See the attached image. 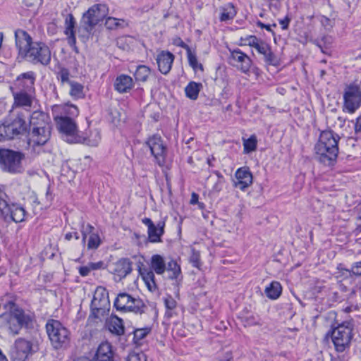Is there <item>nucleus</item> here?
<instances>
[{
	"instance_id": "nucleus-1",
	"label": "nucleus",
	"mask_w": 361,
	"mask_h": 361,
	"mask_svg": "<svg viewBox=\"0 0 361 361\" xmlns=\"http://www.w3.org/2000/svg\"><path fill=\"white\" fill-rule=\"evenodd\" d=\"M16 47L18 54L25 60L33 63L47 66L51 62V54L49 47L40 41H32L31 36L25 30L15 31Z\"/></svg>"
},
{
	"instance_id": "nucleus-2",
	"label": "nucleus",
	"mask_w": 361,
	"mask_h": 361,
	"mask_svg": "<svg viewBox=\"0 0 361 361\" xmlns=\"http://www.w3.org/2000/svg\"><path fill=\"white\" fill-rule=\"evenodd\" d=\"M340 137L331 130L321 133L314 147L317 159L326 166H330L336 161L338 153V142Z\"/></svg>"
},
{
	"instance_id": "nucleus-3",
	"label": "nucleus",
	"mask_w": 361,
	"mask_h": 361,
	"mask_svg": "<svg viewBox=\"0 0 361 361\" xmlns=\"http://www.w3.org/2000/svg\"><path fill=\"white\" fill-rule=\"evenodd\" d=\"M5 307L8 312L3 314L1 316V319L5 322V326L11 334L14 335L18 334L23 326H28L31 323V317L25 314L13 302H8Z\"/></svg>"
},
{
	"instance_id": "nucleus-4",
	"label": "nucleus",
	"mask_w": 361,
	"mask_h": 361,
	"mask_svg": "<svg viewBox=\"0 0 361 361\" xmlns=\"http://www.w3.org/2000/svg\"><path fill=\"white\" fill-rule=\"evenodd\" d=\"M149 266V268L139 267L138 271L147 289L154 292L158 289L154 274L162 275L166 270V263L164 257L156 254L151 257Z\"/></svg>"
},
{
	"instance_id": "nucleus-5",
	"label": "nucleus",
	"mask_w": 361,
	"mask_h": 361,
	"mask_svg": "<svg viewBox=\"0 0 361 361\" xmlns=\"http://www.w3.org/2000/svg\"><path fill=\"white\" fill-rule=\"evenodd\" d=\"M46 331L54 348H62L69 343L71 333L59 321L49 319L46 324Z\"/></svg>"
},
{
	"instance_id": "nucleus-6",
	"label": "nucleus",
	"mask_w": 361,
	"mask_h": 361,
	"mask_svg": "<svg viewBox=\"0 0 361 361\" xmlns=\"http://www.w3.org/2000/svg\"><path fill=\"white\" fill-rule=\"evenodd\" d=\"M57 128L62 133L63 139L68 143H79L83 140L80 135L77 125L73 118L68 116L54 115Z\"/></svg>"
},
{
	"instance_id": "nucleus-7",
	"label": "nucleus",
	"mask_w": 361,
	"mask_h": 361,
	"mask_svg": "<svg viewBox=\"0 0 361 361\" xmlns=\"http://www.w3.org/2000/svg\"><path fill=\"white\" fill-rule=\"evenodd\" d=\"M342 109L343 112L353 114L361 106V87L354 82L345 86Z\"/></svg>"
},
{
	"instance_id": "nucleus-8",
	"label": "nucleus",
	"mask_w": 361,
	"mask_h": 361,
	"mask_svg": "<svg viewBox=\"0 0 361 361\" xmlns=\"http://www.w3.org/2000/svg\"><path fill=\"white\" fill-rule=\"evenodd\" d=\"M353 338V326L342 323L331 331V340L337 352L343 353L348 349Z\"/></svg>"
},
{
	"instance_id": "nucleus-9",
	"label": "nucleus",
	"mask_w": 361,
	"mask_h": 361,
	"mask_svg": "<svg viewBox=\"0 0 361 361\" xmlns=\"http://www.w3.org/2000/svg\"><path fill=\"white\" fill-rule=\"evenodd\" d=\"M23 154L10 149L0 150V167L6 172L18 173L23 171L21 161Z\"/></svg>"
},
{
	"instance_id": "nucleus-10",
	"label": "nucleus",
	"mask_w": 361,
	"mask_h": 361,
	"mask_svg": "<svg viewBox=\"0 0 361 361\" xmlns=\"http://www.w3.org/2000/svg\"><path fill=\"white\" fill-rule=\"evenodd\" d=\"M110 310V301L107 290L99 286L96 288L91 302L92 315L100 318L106 315Z\"/></svg>"
},
{
	"instance_id": "nucleus-11",
	"label": "nucleus",
	"mask_w": 361,
	"mask_h": 361,
	"mask_svg": "<svg viewBox=\"0 0 361 361\" xmlns=\"http://www.w3.org/2000/svg\"><path fill=\"white\" fill-rule=\"evenodd\" d=\"M108 13L105 4H94L82 16V23L85 30L90 32L94 27L102 21Z\"/></svg>"
},
{
	"instance_id": "nucleus-12",
	"label": "nucleus",
	"mask_w": 361,
	"mask_h": 361,
	"mask_svg": "<svg viewBox=\"0 0 361 361\" xmlns=\"http://www.w3.org/2000/svg\"><path fill=\"white\" fill-rule=\"evenodd\" d=\"M38 350L37 343L33 340L18 338L16 341L14 348L12 350V358L13 361H25L29 356L37 352Z\"/></svg>"
},
{
	"instance_id": "nucleus-13",
	"label": "nucleus",
	"mask_w": 361,
	"mask_h": 361,
	"mask_svg": "<svg viewBox=\"0 0 361 361\" xmlns=\"http://www.w3.org/2000/svg\"><path fill=\"white\" fill-rule=\"evenodd\" d=\"M114 306L118 310L125 312L141 313L143 311L144 303L140 298L122 293L118 294L116 298Z\"/></svg>"
},
{
	"instance_id": "nucleus-14",
	"label": "nucleus",
	"mask_w": 361,
	"mask_h": 361,
	"mask_svg": "<svg viewBox=\"0 0 361 361\" xmlns=\"http://www.w3.org/2000/svg\"><path fill=\"white\" fill-rule=\"evenodd\" d=\"M6 195L0 190V214L7 220L11 219L13 221L22 222L25 216V209L16 204H9L4 199Z\"/></svg>"
},
{
	"instance_id": "nucleus-15",
	"label": "nucleus",
	"mask_w": 361,
	"mask_h": 361,
	"mask_svg": "<svg viewBox=\"0 0 361 361\" xmlns=\"http://www.w3.org/2000/svg\"><path fill=\"white\" fill-rule=\"evenodd\" d=\"M231 58L239 63L238 69L245 74H249L252 71L256 75L259 74V68L252 67V61L250 57L240 49H236L231 51Z\"/></svg>"
},
{
	"instance_id": "nucleus-16",
	"label": "nucleus",
	"mask_w": 361,
	"mask_h": 361,
	"mask_svg": "<svg viewBox=\"0 0 361 361\" xmlns=\"http://www.w3.org/2000/svg\"><path fill=\"white\" fill-rule=\"evenodd\" d=\"M147 145L157 164L161 166H164L165 164L166 147L161 137L157 135L150 137L147 142Z\"/></svg>"
},
{
	"instance_id": "nucleus-17",
	"label": "nucleus",
	"mask_w": 361,
	"mask_h": 361,
	"mask_svg": "<svg viewBox=\"0 0 361 361\" xmlns=\"http://www.w3.org/2000/svg\"><path fill=\"white\" fill-rule=\"evenodd\" d=\"M51 135V126L33 127L29 134L28 145L35 147L44 145L49 139Z\"/></svg>"
},
{
	"instance_id": "nucleus-18",
	"label": "nucleus",
	"mask_w": 361,
	"mask_h": 361,
	"mask_svg": "<svg viewBox=\"0 0 361 361\" xmlns=\"http://www.w3.org/2000/svg\"><path fill=\"white\" fill-rule=\"evenodd\" d=\"M142 224L147 226L148 240L150 243L161 242V236L164 233L165 221H160L157 225L149 218H144L142 219Z\"/></svg>"
},
{
	"instance_id": "nucleus-19",
	"label": "nucleus",
	"mask_w": 361,
	"mask_h": 361,
	"mask_svg": "<svg viewBox=\"0 0 361 361\" xmlns=\"http://www.w3.org/2000/svg\"><path fill=\"white\" fill-rule=\"evenodd\" d=\"M80 232L82 235V243L85 244L87 239V246L89 250H94L99 246L101 243L100 237L94 232V226L90 224L82 223L80 226Z\"/></svg>"
},
{
	"instance_id": "nucleus-20",
	"label": "nucleus",
	"mask_w": 361,
	"mask_h": 361,
	"mask_svg": "<svg viewBox=\"0 0 361 361\" xmlns=\"http://www.w3.org/2000/svg\"><path fill=\"white\" fill-rule=\"evenodd\" d=\"M35 78V73L33 71L23 73L16 78L15 86L19 91L33 92Z\"/></svg>"
},
{
	"instance_id": "nucleus-21",
	"label": "nucleus",
	"mask_w": 361,
	"mask_h": 361,
	"mask_svg": "<svg viewBox=\"0 0 361 361\" xmlns=\"http://www.w3.org/2000/svg\"><path fill=\"white\" fill-rule=\"evenodd\" d=\"M236 180L234 185L241 190H244L252 183V175L248 168L238 169L235 173Z\"/></svg>"
},
{
	"instance_id": "nucleus-22",
	"label": "nucleus",
	"mask_w": 361,
	"mask_h": 361,
	"mask_svg": "<svg viewBox=\"0 0 361 361\" xmlns=\"http://www.w3.org/2000/svg\"><path fill=\"white\" fill-rule=\"evenodd\" d=\"M174 58V55L168 51H161L157 54L156 60L161 73L166 75L170 72Z\"/></svg>"
},
{
	"instance_id": "nucleus-23",
	"label": "nucleus",
	"mask_w": 361,
	"mask_h": 361,
	"mask_svg": "<svg viewBox=\"0 0 361 361\" xmlns=\"http://www.w3.org/2000/svg\"><path fill=\"white\" fill-rule=\"evenodd\" d=\"M131 262L128 259H120L113 264L112 273L121 280L131 272Z\"/></svg>"
},
{
	"instance_id": "nucleus-24",
	"label": "nucleus",
	"mask_w": 361,
	"mask_h": 361,
	"mask_svg": "<svg viewBox=\"0 0 361 361\" xmlns=\"http://www.w3.org/2000/svg\"><path fill=\"white\" fill-rule=\"evenodd\" d=\"M32 92H27L23 91H18L17 92H13L14 98L13 106L18 107H23L25 109L30 108L32 106L33 102Z\"/></svg>"
},
{
	"instance_id": "nucleus-25",
	"label": "nucleus",
	"mask_w": 361,
	"mask_h": 361,
	"mask_svg": "<svg viewBox=\"0 0 361 361\" xmlns=\"http://www.w3.org/2000/svg\"><path fill=\"white\" fill-rule=\"evenodd\" d=\"M134 86L133 78L125 74L118 75L115 80L114 87L119 93L129 92Z\"/></svg>"
},
{
	"instance_id": "nucleus-26",
	"label": "nucleus",
	"mask_w": 361,
	"mask_h": 361,
	"mask_svg": "<svg viewBox=\"0 0 361 361\" xmlns=\"http://www.w3.org/2000/svg\"><path fill=\"white\" fill-rule=\"evenodd\" d=\"M53 112L54 115L68 116L71 118L78 116L79 114L78 109L76 106L68 104L54 106Z\"/></svg>"
},
{
	"instance_id": "nucleus-27",
	"label": "nucleus",
	"mask_w": 361,
	"mask_h": 361,
	"mask_svg": "<svg viewBox=\"0 0 361 361\" xmlns=\"http://www.w3.org/2000/svg\"><path fill=\"white\" fill-rule=\"evenodd\" d=\"M75 24L73 16L68 14L65 20V34L67 36L68 43L71 46H74L76 42L74 31Z\"/></svg>"
},
{
	"instance_id": "nucleus-28",
	"label": "nucleus",
	"mask_w": 361,
	"mask_h": 361,
	"mask_svg": "<svg viewBox=\"0 0 361 361\" xmlns=\"http://www.w3.org/2000/svg\"><path fill=\"white\" fill-rule=\"evenodd\" d=\"M219 13L220 21L227 22L235 18L237 11L232 3H228L219 8Z\"/></svg>"
},
{
	"instance_id": "nucleus-29",
	"label": "nucleus",
	"mask_w": 361,
	"mask_h": 361,
	"mask_svg": "<svg viewBox=\"0 0 361 361\" xmlns=\"http://www.w3.org/2000/svg\"><path fill=\"white\" fill-rule=\"evenodd\" d=\"M49 116L40 111H35L30 116V123L33 127L50 126Z\"/></svg>"
},
{
	"instance_id": "nucleus-30",
	"label": "nucleus",
	"mask_w": 361,
	"mask_h": 361,
	"mask_svg": "<svg viewBox=\"0 0 361 361\" xmlns=\"http://www.w3.org/2000/svg\"><path fill=\"white\" fill-rule=\"evenodd\" d=\"M108 325L109 329L111 333L118 336H121L124 334L123 320L118 317H111L109 321Z\"/></svg>"
},
{
	"instance_id": "nucleus-31",
	"label": "nucleus",
	"mask_w": 361,
	"mask_h": 361,
	"mask_svg": "<svg viewBox=\"0 0 361 361\" xmlns=\"http://www.w3.org/2000/svg\"><path fill=\"white\" fill-rule=\"evenodd\" d=\"M202 88V83L196 82H190L185 88V92L187 97L195 100L197 99L199 92Z\"/></svg>"
},
{
	"instance_id": "nucleus-32",
	"label": "nucleus",
	"mask_w": 361,
	"mask_h": 361,
	"mask_svg": "<svg viewBox=\"0 0 361 361\" xmlns=\"http://www.w3.org/2000/svg\"><path fill=\"white\" fill-rule=\"evenodd\" d=\"M282 288L279 282L273 281L264 290L266 295L271 299H277L281 294Z\"/></svg>"
},
{
	"instance_id": "nucleus-33",
	"label": "nucleus",
	"mask_w": 361,
	"mask_h": 361,
	"mask_svg": "<svg viewBox=\"0 0 361 361\" xmlns=\"http://www.w3.org/2000/svg\"><path fill=\"white\" fill-rule=\"evenodd\" d=\"M128 25V23L122 18L108 17L105 21V26L109 30L122 29Z\"/></svg>"
},
{
	"instance_id": "nucleus-34",
	"label": "nucleus",
	"mask_w": 361,
	"mask_h": 361,
	"mask_svg": "<svg viewBox=\"0 0 361 361\" xmlns=\"http://www.w3.org/2000/svg\"><path fill=\"white\" fill-rule=\"evenodd\" d=\"M101 141V134L98 129H94L90 131L87 137H83V140L80 143H85L87 145L95 147Z\"/></svg>"
},
{
	"instance_id": "nucleus-35",
	"label": "nucleus",
	"mask_w": 361,
	"mask_h": 361,
	"mask_svg": "<svg viewBox=\"0 0 361 361\" xmlns=\"http://www.w3.org/2000/svg\"><path fill=\"white\" fill-rule=\"evenodd\" d=\"M150 73L151 70L149 67L145 65H140L137 67L134 76L136 81L145 82Z\"/></svg>"
},
{
	"instance_id": "nucleus-36",
	"label": "nucleus",
	"mask_w": 361,
	"mask_h": 361,
	"mask_svg": "<svg viewBox=\"0 0 361 361\" xmlns=\"http://www.w3.org/2000/svg\"><path fill=\"white\" fill-rule=\"evenodd\" d=\"M166 271L169 273V278L171 279H178L181 273L180 266L174 260L168 262Z\"/></svg>"
},
{
	"instance_id": "nucleus-37",
	"label": "nucleus",
	"mask_w": 361,
	"mask_h": 361,
	"mask_svg": "<svg viewBox=\"0 0 361 361\" xmlns=\"http://www.w3.org/2000/svg\"><path fill=\"white\" fill-rule=\"evenodd\" d=\"M187 57L189 65L192 68L195 72H197L198 71L202 72L204 71L202 64L198 62L195 53L192 51L191 49L188 50Z\"/></svg>"
},
{
	"instance_id": "nucleus-38",
	"label": "nucleus",
	"mask_w": 361,
	"mask_h": 361,
	"mask_svg": "<svg viewBox=\"0 0 361 361\" xmlns=\"http://www.w3.org/2000/svg\"><path fill=\"white\" fill-rule=\"evenodd\" d=\"M257 140L255 135H251L248 139L243 140V151L249 154L257 149Z\"/></svg>"
},
{
	"instance_id": "nucleus-39",
	"label": "nucleus",
	"mask_w": 361,
	"mask_h": 361,
	"mask_svg": "<svg viewBox=\"0 0 361 361\" xmlns=\"http://www.w3.org/2000/svg\"><path fill=\"white\" fill-rule=\"evenodd\" d=\"M69 85L71 87L70 94L72 97L75 99H79L82 97L83 86L82 85L74 81L70 82Z\"/></svg>"
},
{
	"instance_id": "nucleus-40",
	"label": "nucleus",
	"mask_w": 361,
	"mask_h": 361,
	"mask_svg": "<svg viewBox=\"0 0 361 361\" xmlns=\"http://www.w3.org/2000/svg\"><path fill=\"white\" fill-rule=\"evenodd\" d=\"M262 55L264 56V60L267 65L277 66L279 64V61L272 51L271 47Z\"/></svg>"
},
{
	"instance_id": "nucleus-41",
	"label": "nucleus",
	"mask_w": 361,
	"mask_h": 361,
	"mask_svg": "<svg viewBox=\"0 0 361 361\" xmlns=\"http://www.w3.org/2000/svg\"><path fill=\"white\" fill-rule=\"evenodd\" d=\"M11 123L13 126V128L16 129L17 135L21 134L27 130L26 121L22 116H18Z\"/></svg>"
},
{
	"instance_id": "nucleus-42",
	"label": "nucleus",
	"mask_w": 361,
	"mask_h": 361,
	"mask_svg": "<svg viewBox=\"0 0 361 361\" xmlns=\"http://www.w3.org/2000/svg\"><path fill=\"white\" fill-rule=\"evenodd\" d=\"M56 78L61 81L62 84L68 83L70 82V72L69 70L65 67L59 66L56 72Z\"/></svg>"
},
{
	"instance_id": "nucleus-43",
	"label": "nucleus",
	"mask_w": 361,
	"mask_h": 361,
	"mask_svg": "<svg viewBox=\"0 0 361 361\" xmlns=\"http://www.w3.org/2000/svg\"><path fill=\"white\" fill-rule=\"evenodd\" d=\"M151 328L149 327H145V328H140L137 329L134 331V337L133 340L135 343L139 344L140 342L147 335L150 333Z\"/></svg>"
},
{
	"instance_id": "nucleus-44",
	"label": "nucleus",
	"mask_w": 361,
	"mask_h": 361,
	"mask_svg": "<svg viewBox=\"0 0 361 361\" xmlns=\"http://www.w3.org/2000/svg\"><path fill=\"white\" fill-rule=\"evenodd\" d=\"M258 39L259 38L255 35H245L239 39L238 44L240 46H249L254 48Z\"/></svg>"
},
{
	"instance_id": "nucleus-45",
	"label": "nucleus",
	"mask_w": 361,
	"mask_h": 361,
	"mask_svg": "<svg viewBox=\"0 0 361 361\" xmlns=\"http://www.w3.org/2000/svg\"><path fill=\"white\" fill-rule=\"evenodd\" d=\"M165 306L167 309L166 314L169 317L172 316L171 311L173 310L176 307V301L171 296L168 295L164 299Z\"/></svg>"
},
{
	"instance_id": "nucleus-46",
	"label": "nucleus",
	"mask_w": 361,
	"mask_h": 361,
	"mask_svg": "<svg viewBox=\"0 0 361 361\" xmlns=\"http://www.w3.org/2000/svg\"><path fill=\"white\" fill-rule=\"evenodd\" d=\"M269 47L270 46L267 42L260 39H258L255 46L254 47V48L260 54L264 53L265 51H267V49H268Z\"/></svg>"
},
{
	"instance_id": "nucleus-47",
	"label": "nucleus",
	"mask_w": 361,
	"mask_h": 361,
	"mask_svg": "<svg viewBox=\"0 0 361 361\" xmlns=\"http://www.w3.org/2000/svg\"><path fill=\"white\" fill-rule=\"evenodd\" d=\"M127 361H147L143 353H131L128 355Z\"/></svg>"
},
{
	"instance_id": "nucleus-48",
	"label": "nucleus",
	"mask_w": 361,
	"mask_h": 361,
	"mask_svg": "<svg viewBox=\"0 0 361 361\" xmlns=\"http://www.w3.org/2000/svg\"><path fill=\"white\" fill-rule=\"evenodd\" d=\"M190 262L192 264V265L195 267H199L200 265V252L192 250V255H190Z\"/></svg>"
},
{
	"instance_id": "nucleus-49",
	"label": "nucleus",
	"mask_w": 361,
	"mask_h": 361,
	"mask_svg": "<svg viewBox=\"0 0 361 361\" xmlns=\"http://www.w3.org/2000/svg\"><path fill=\"white\" fill-rule=\"evenodd\" d=\"M91 271L99 270V269H104L106 268V265L103 261H99L97 262H90L87 264Z\"/></svg>"
},
{
	"instance_id": "nucleus-50",
	"label": "nucleus",
	"mask_w": 361,
	"mask_h": 361,
	"mask_svg": "<svg viewBox=\"0 0 361 361\" xmlns=\"http://www.w3.org/2000/svg\"><path fill=\"white\" fill-rule=\"evenodd\" d=\"M6 133L8 134V140L12 139L14 136L17 135L16 129L13 128V126L11 123H6Z\"/></svg>"
},
{
	"instance_id": "nucleus-51",
	"label": "nucleus",
	"mask_w": 361,
	"mask_h": 361,
	"mask_svg": "<svg viewBox=\"0 0 361 361\" xmlns=\"http://www.w3.org/2000/svg\"><path fill=\"white\" fill-rule=\"evenodd\" d=\"M351 272L356 276H361V261L355 262L351 267Z\"/></svg>"
},
{
	"instance_id": "nucleus-52",
	"label": "nucleus",
	"mask_w": 361,
	"mask_h": 361,
	"mask_svg": "<svg viewBox=\"0 0 361 361\" xmlns=\"http://www.w3.org/2000/svg\"><path fill=\"white\" fill-rule=\"evenodd\" d=\"M8 140V134L6 129V123L0 125V141Z\"/></svg>"
},
{
	"instance_id": "nucleus-53",
	"label": "nucleus",
	"mask_w": 361,
	"mask_h": 361,
	"mask_svg": "<svg viewBox=\"0 0 361 361\" xmlns=\"http://www.w3.org/2000/svg\"><path fill=\"white\" fill-rule=\"evenodd\" d=\"M78 271H79L80 274L82 276H88L90 274V271H91V269L89 267V265L87 264L85 266L80 267L79 268Z\"/></svg>"
},
{
	"instance_id": "nucleus-54",
	"label": "nucleus",
	"mask_w": 361,
	"mask_h": 361,
	"mask_svg": "<svg viewBox=\"0 0 361 361\" xmlns=\"http://www.w3.org/2000/svg\"><path fill=\"white\" fill-rule=\"evenodd\" d=\"M173 43L177 46L184 48L187 52L188 49H190V48L180 38L176 39Z\"/></svg>"
},
{
	"instance_id": "nucleus-55",
	"label": "nucleus",
	"mask_w": 361,
	"mask_h": 361,
	"mask_svg": "<svg viewBox=\"0 0 361 361\" xmlns=\"http://www.w3.org/2000/svg\"><path fill=\"white\" fill-rule=\"evenodd\" d=\"M232 353L230 351L226 352L222 357L219 358L217 361H231L232 360Z\"/></svg>"
},
{
	"instance_id": "nucleus-56",
	"label": "nucleus",
	"mask_w": 361,
	"mask_h": 361,
	"mask_svg": "<svg viewBox=\"0 0 361 361\" xmlns=\"http://www.w3.org/2000/svg\"><path fill=\"white\" fill-rule=\"evenodd\" d=\"M73 238H75V239H79V234L77 232H70L66 234L65 238L67 240H71Z\"/></svg>"
},
{
	"instance_id": "nucleus-57",
	"label": "nucleus",
	"mask_w": 361,
	"mask_h": 361,
	"mask_svg": "<svg viewBox=\"0 0 361 361\" xmlns=\"http://www.w3.org/2000/svg\"><path fill=\"white\" fill-rule=\"evenodd\" d=\"M257 25L260 27V28H264L266 29L267 31L269 32H272L273 34H274V32H273V30H271V25H266L263 23H262L261 21H258L257 23Z\"/></svg>"
},
{
	"instance_id": "nucleus-58",
	"label": "nucleus",
	"mask_w": 361,
	"mask_h": 361,
	"mask_svg": "<svg viewBox=\"0 0 361 361\" xmlns=\"http://www.w3.org/2000/svg\"><path fill=\"white\" fill-rule=\"evenodd\" d=\"M289 21H290V20L288 18H284L283 20H281L279 21L280 24L282 25V29L283 30H286V29L288 28V24H289Z\"/></svg>"
},
{
	"instance_id": "nucleus-59",
	"label": "nucleus",
	"mask_w": 361,
	"mask_h": 361,
	"mask_svg": "<svg viewBox=\"0 0 361 361\" xmlns=\"http://www.w3.org/2000/svg\"><path fill=\"white\" fill-rule=\"evenodd\" d=\"M198 199H199V195L197 194H196L195 192H192V195H191V199H190V204H198V202H199Z\"/></svg>"
},
{
	"instance_id": "nucleus-60",
	"label": "nucleus",
	"mask_w": 361,
	"mask_h": 361,
	"mask_svg": "<svg viewBox=\"0 0 361 361\" xmlns=\"http://www.w3.org/2000/svg\"><path fill=\"white\" fill-rule=\"evenodd\" d=\"M355 130L356 132H360L361 133V116L358 117L356 119V122L355 124Z\"/></svg>"
},
{
	"instance_id": "nucleus-61",
	"label": "nucleus",
	"mask_w": 361,
	"mask_h": 361,
	"mask_svg": "<svg viewBox=\"0 0 361 361\" xmlns=\"http://www.w3.org/2000/svg\"><path fill=\"white\" fill-rule=\"evenodd\" d=\"M0 361H8L6 357L0 350Z\"/></svg>"
},
{
	"instance_id": "nucleus-62",
	"label": "nucleus",
	"mask_w": 361,
	"mask_h": 361,
	"mask_svg": "<svg viewBox=\"0 0 361 361\" xmlns=\"http://www.w3.org/2000/svg\"><path fill=\"white\" fill-rule=\"evenodd\" d=\"M46 196H47V198L49 199V201L51 200V195L49 194V189L47 190Z\"/></svg>"
},
{
	"instance_id": "nucleus-63",
	"label": "nucleus",
	"mask_w": 361,
	"mask_h": 361,
	"mask_svg": "<svg viewBox=\"0 0 361 361\" xmlns=\"http://www.w3.org/2000/svg\"><path fill=\"white\" fill-rule=\"evenodd\" d=\"M213 160H214V158H212V159L208 158L207 159V163H208L209 166H212V162Z\"/></svg>"
},
{
	"instance_id": "nucleus-64",
	"label": "nucleus",
	"mask_w": 361,
	"mask_h": 361,
	"mask_svg": "<svg viewBox=\"0 0 361 361\" xmlns=\"http://www.w3.org/2000/svg\"><path fill=\"white\" fill-rule=\"evenodd\" d=\"M198 206L200 209H203L204 207V204L202 202H198Z\"/></svg>"
}]
</instances>
